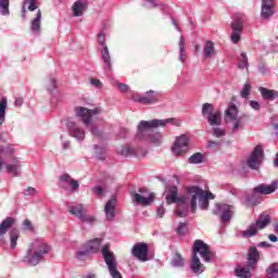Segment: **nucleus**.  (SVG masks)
Here are the masks:
<instances>
[{"label": "nucleus", "mask_w": 278, "mask_h": 278, "mask_svg": "<svg viewBox=\"0 0 278 278\" xmlns=\"http://www.w3.org/2000/svg\"><path fill=\"white\" fill-rule=\"evenodd\" d=\"M268 278H278V263H273L266 268Z\"/></svg>", "instance_id": "nucleus-42"}, {"label": "nucleus", "mask_w": 278, "mask_h": 278, "mask_svg": "<svg viewBox=\"0 0 278 278\" xmlns=\"http://www.w3.org/2000/svg\"><path fill=\"white\" fill-rule=\"evenodd\" d=\"M65 126L68 135L77 140V142H84V140H86V130H84L79 124H76L73 118H67Z\"/></svg>", "instance_id": "nucleus-13"}, {"label": "nucleus", "mask_w": 278, "mask_h": 278, "mask_svg": "<svg viewBox=\"0 0 278 278\" xmlns=\"http://www.w3.org/2000/svg\"><path fill=\"white\" fill-rule=\"evenodd\" d=\"M275 3L273 0H262L261 18L268 20L275 14Z\"/></svg>", "instance_id": "nucleus-22"}, {"label": "nucleus", "mask_w": 278, "mask_h": 278, "mask_svg": "<svg viewBox=\"0 0 278 278\" xmlns=\"http://www.w3.org/2000/svg\"><path fill=\"white\" fill-rule=\"evenodd\" d=\"M102 60L104 63L105 71H112V56L110 55V49L108 46H104L103 50L101 51Z\"/></svg>", "instance_id": "nucleus-33"}, {"label": "nucleus", "mask_w": 278, "mask_h": 278, "mask_svg": "<svg viewBox=\"0 0 278 278\" xmlns=\"http://www.w3.org/2000/svg\"><path fill=\"white\" fill-rule=\"evenodd\" d=\"M24 5L29 12H34L38 10V0H24Z\"/></svg>", "instance_id": "nucleus-49"}, {"label": "nucleus", "mask_w": 278, "mask_h": 278, "mask_svg": "<svg viewBox=\"0 0 278 278\" xmlns=\"http://www.w3.org/2000/svg\"><path fill=\"white\" fill-rule=\"evenodd\" d=\"M5 110H8V99H0V127L5 123Z\"/></svg>", "instance_id": "nucleus-36"}, {"label": "nucleus", "mask_w": 278, "mask_h": 278, "mask_svg": "<svg viewBox=\"0 0 278 278\" xmlns=\"http://www.w3.org/2000/svg\"><path fill=\"white\" fill-rule=\"evenodd\" d=\"M226 123H232V131L236 132L238 129H242V121L238 117V106L230 104L225 111Z\"/></svg>", "instance_id": "nucleus-14"}, {"label": "nucleus", "mask_w": 278, "mask_h": 278, "mask_svg": "<svg viewBox=\"0 0 278 278\" xmlns=\"http://www.w3.org/2000/svg\"><path fill=\"white\" fill-rule=\"evenodd\" d=\"M23 194L25 197H34L38 194V190H36V188L34 187H28L27 189L24 190Z\"/></svg>", "instance_id": "nucleus-54"}, {"label": "nucleus", "mask_w": 278, "mask_h": 278, "mask_svg": "<svg viewBox=\"0 0 278 278\" xmlns=\"http://www.w3.org/2000/svg\"><path fill=\"white\" fill-rule=\"evenodd\" d=\"M270 215L262 213L254 224H250L245 230L241 231L242 238H253L257 236V231L266 229V227L270 225Z\"/></svg>", "instance_id": "nucleus-6"}, {"label": "nucleus", "mask_w": 278, "mask_h": 278, "mask_svg": "<svg viewBox=\"0 0 278 278\" xmlns=\"http://www.w3.org/2000/svg\"><path fill=\"white\" fill-rule=\"evenodd\" d=\"M258 92L261 93L262 99L265 101H275V99H278V91L275 89L260 87Z\"/></svg>", "instance_id": "nucleus-26"}, {"label": "nucleus", "mask_w": 278, "mask_h": 278, "mask_svg": "<svg viewBox=\"0 0 278 278\" xmlns=\"http://www.w3.org/2000/svg\"><path fill=\"white\" fill-rule=\"evenodd\" d=\"M42 21V12L40 10L37 11L35 18L30 22V29L33 34L36 36H40V25Z\"/></svg>", "instance_id": "nucleus-28"}, {"label": "nucleus", "mask_w": 278, "mask_h": 278, "mask_svg": "<svg viewBox=\"0 0 278 278\" xmlns=\"http://www.w3.org/2000/svg\"><path fill=\"white\" fill-rule=\"evenodd\" d=\"M160 97H162V93L149 90L142 98V105H155V103L160 102Z\"/></svg>", "instance_id": "nucleus-23"}, {"label": "nucleus", "mask_w": 278, "mask_h": 278, "mask_svg": "<svg viewBox=\"0 0 278 278\" xmlns=\"http://www.w3.org/2000/svg\"><path fill=\"white\" fill-rule=\"evenodd\" d=\"M206 121H208V125H211V127H218V125H220V112L213 113L206 117Z\"/></svg>", "instance_id": "nucleus-39"}, {"label": "nucleus", "mask_w": 278, "mask_h": 278, "mask_svg": "<svg viewBox=\"0 0 278 278\" xmlns=\"http://www.w3.org/2000/svg\"><path fill=\"white\" fill-rule=\"evenodd\" d=\"M251 270H255V267H250L249 264L247 266H238L235 269L236 277L238 278H251L253 275Z\"/></svg>", "instance_id": "nucleus-29"}, {"label": "nucleus", "mask_w": 278, "mask_h": 278, "mask_svg": "<svg viewBox=\"0 0 278 278\" xmlns=\"http://www.w3.org/2000/svg\"><path fill=\"white\" fill-rule=\"evenodd\" d=\"M117 89L121 92H127L129 90V86L123 84V83H117Z\"/></svg>", "instance_id": "nucleus-63"}, {"label": "nucleus", "mask_w": 278, "mask_h": 278, "mask_svg": "<svg viewBox=\"0 0 278 278\" xmlns=\"http://www.w3.org/2000/svg\"><path fill=\"white\" fill-rule=\"evenodd\" d=\"M143 8H147V10H151L153 8H157V3L155 2V0H144Z\"/></svg>", "instance_id": "nucleus-55"}, {"label": "nucleus", "mask_w": 278, "mask_h": 278, "mask_svg": "<svg viewBox=\"0 0 278 278\" xmlns=\"http://www.w3.org/2000/svg\"><path fill=\"white\" fill-rule=\"evenodd\" d=\"M190 149V137L188 135H180L176 137L172 147L174 155H184Z\"/></svg>", "instance_id": "nucleus-15"}, {"label": "nucleus", "mask_w": 278, "mask_h": 278, "mask_svg": "<svg viewBox=\"0 0 278 278\" xmlns=\"http://www.w3.org/2000/svg\"><path fill=\"white\" fill-rule=\"evenodd\" d=\"M59 188L67 192H77L79 190V181L64 173L59 177Z\"/></svg>", "instance_id": "nucleus-16"}, {"label": "nucleus", "mask_w": 278, "mask_h": 278, "mask_svg": "<svg viewBox=\"0 0 278 278\" xmlns=\"http://www.w3.org/2000/svg\"><path fill=\"white\" fill-rule=\"evenodd\" d=\"M189 164H203V154L197 152L189 157Z\"/></svg>", "instance_id": "nucleus-46"}, {"label": "nucleus", "mask_w": 278, "mask_h": 278, "mask_svg": "<svg viewBox=\"0 0 278 278\" xmlns=\"http://www.w3.org/2000/svg\"><path fill=\"white\" fill-rule=\"evenodd\" d=\"M214 114V105L212 103H204L202 105V116L203 118H207Z\"/></svg>", "instance_id": "nucleus-43"}, {"label": "nucleus", "mask_w": 278, "mask_h": 278, "mask_svg": "<svg viewBox=\"0 0 278 278\" xmlns=\"http://www.w3.org/2000/svg\"><path fill=\"white\" fill-rule=\"evenodd\" d=\"M185 260L182 258L181 254L176 253L174 257L172 258V266L174 268H181L184 266Z\"/></svg>", "instance_id": "nucleus-45"}, {"label": "nucleus", "mask_w": 278, "mask_h": 278, "mask_svg": "<svg viewBox=\"0 0 278 278\" xmlns=\"http://www.w3.org/2000/svg\"><path fill=\"white\" fill-rule=\"evenodd\" d=\"M102 255L111 277L123 278V275H121V271H118V263L116 262V256H114L113 252H110V244H105L102 248Z\"/></svg>", "instance_id": "nucleus-7"}, {"label": "nucleus", "mask_w": 278, "mask_h": 278, "mask_svg": "<svg viewBox=\"0 0 278 278\" xmlns=\"http://www.w3.org/2000/svg\"><path fill=\"white\" fill-rule=\"evenodd\" d=\"M188 197L190 200L191 212H197V202L199 201V207L201 210H207L210 207V199H214V193L205 192L203 189L193 186L188 188Z\"/></svg>", "instance_id": "nucleus-5"}, {"label": "nucleus", "mask_w": 278, "mask_h": 278, "mask_svg": "<svg viewBox=\"0 0 278 278\" xmlns=\"http://www.w3.org/2000/svg\"><path fill=\"white\" fill-rule=\"evenodd\" d=\"M258 73L261 75H266V73H268V68L266 67V65L264 63H261L258 65Z\"/></svg>", "instance_id": "nucleus-64"}, {"label": "nucleus", "mask_w": 278, "mask_h": 278, "mask_svg": "<svg viewBox=\"0 0 278 278\" xmlns=\"http://www.w3.org/2000/svg\"><path fill=\"white\" fill-rule=\"evenodd\" d=\"M186 229H188V224L186 223H180L178 227L176 228V232L178 236H185L186 235Z\"/></svg>", "instance_id": "nucleus-51"}, {"label": "nucleus", "mask_w": 278, "mask_h": 278, "mask_svg": "<svg viewBox=\"0 0 278 278\" xmlns=\"http://www.w3.org/2000/svg\"><path fill=\"white\" fill-rule=\"evenodd\" d=\"M46 88L48 90V92H55V90H58V80L55 79V77L50 76L47 81H46Z\"/></svg>", "instance_id": "nucleus-40"}, {"label": "nucleus", "mask_w": 278, "mask_h": 278, "mask_svg": "<svg viewBox=\"0 0 278 278\" xmlns=\"http://www.w3.org/2000/svg\"><path fill=\"white\" fill-rule=\"evenodd\" d=\"M0 14L10 16V0H0Z\"/></svg>", "instance_id": "nucleus-44"}, {"label": "nucleus", "mask_w": 278, "mask_h": 278, "mask_svg": "<svg viewBox=\"0 0 278 278\" xmlns=\"http://www.w3.org/2000/svg\"><path fill=\"white\" fill-rule=\"evenodd\" d=\"M179 61L181 64L186 63V39L180 36L179 39Z\"/></svg>", "instance_id": "nucleus-37"}, {"label": "nucleus", "mask_w": 278, "mask_h": 278, "mask_svg": "<svg viewBox=\"0 0 278 278\" xmlns=\"http://www.w3.org/2000/svg\"><path fill=\"white\" fill-rule=\"evenodd\" d=\"M70 214H73V216H76L79 218V220H81V217L84 216V205L78 204L75 206H71L70 207Z\"/></svg>", "instance_id": "nucleus-41"}, {"label": "nucleus", "mask_w": 278, "mask_h": 278, "mask_svg": "<svg viewBox=\"0 0 278 278\" xmlns=\"http://www.w3.org/2000/svg\"><path fill=\"white\" fill-rule=\"evenodd\" d=\"M23 229L24 231H34V226L31 225L29 219H25L23 222Z\"/></svg>", "instance_id": "nucleus-58"}, {"label": "nucleus", "mask_w": 278, "mask_h": 278, "mask_svg": "<svg viewBox=\"0 0 278 278\" xmlns=\"http://www.w3.org/2000/svg\"><path fill=\"white\" fill-rule=\"evenodd\" d=\"M21 160L16 156H12L11 162L4 163L3 167L9 175L12 177H20L21 176Z\"/></svg>", "instance_id": "nucleus-20"}, {"label": "nucleus", "mask_w": 278, "mask_h": 278, "mask_svg": "<svg viewBox=\"0 0 278 278\" xmlns=\"http://www.w3.org/2000/svg\"><path fill=\"white\" fill-rule=\"evenodd\" d=\"M249 94H251V81L247 80L241 90V98L249 99Z\"/></svg>", "instance_id": "nucleus-48"}, {"label": "nucleus", "mask_w": 278, "mask_h": 278, "mask_svg": "<svg viewBox=\"0 0 278 278\" xmlns=\"http://www.w3.org/2000/svg\"><path fill=\"white\" fill-rule=\"evenodd\" d=\"M233 205L225 204V203H218L215 205V210L213 211V214L215 216H218V218L222 220V223L226 224L233 218Z\"/></svg>", "instance_id": "nucleus-10"}, {"label": "nucleus", "mask_w": 278, "mask_h": 278, "mask_svg": "<svg viewBox=\"0 0 278 278\" xmlns=\"http://www.w3.org/2000/svg\"><path fill=\"white\" fill-rule=\"evenodd\" d=\"M261 253L255 247H250L247 255V264L250 268H257V263L260 262Z\"/></svg>", "instance_id": "nucleus-21"}, {"label": "nucleus", "mask_w": 278, "mask_h": 278, "mask_svg": "<svg viewBox=\"0 0 278 278\" xmlns=\"http://www.w3.org/2000/svg\"><path fill=\"white\" fill-rule=\"evenodd\" d=\"M144 96H140V93H132L131 101H135V103H142V99Z\"/></svg>", "instance_id": "nucleus-60"}, {"label": "nucleus", "mask_w": 278, "mask_h": 278, "mask_svg": "<svg viewBox=\"0 0 278 278\" xmlns=\"http://www.w3.org/2000/svg\"><path fill=\"white\" fill-rule=\"evenodd\" d=\"M104 214L106 216V220H114V216H116V197H112L106 202L104 205Z\"/></svg>", "instance_id": "nucleus-24"}, {"label": "nucleus", "mask_w": 278, "mask_h": 278, "mask_svg": "<svg viewBox=\"0 0 278 278\" xmlns=\"http://www.w3.org/2000/svg\"><path fill=\"white\" fill-rule=\"evenodd\" d=\"M190 269L193 275H202V273H205V265L201 263L199 255L191 256Z\"/></svg>", "instance_id": "nucleus-25"}, {"label": "nucleus", "mask_w": 278, "mask_h": 278, "mask_svg": "<svg viewBox=\"0 0 278 278\" xmlns=\"http://www.w3.org/2000/svg\"><path fill=\"white\" fill-rule=\"evenodd\" d=\"M10 238V247L12 250L16 249V244L18 242V238H21V231L16 228H12L9 232Z\"/></svg>", "instance_id": "nucleus-35"}, {"label": "nucleus", "mask_w": 278, "mask_h": 278, "mask_svg": "<svg viewBox=\"0 0 278 278\" xmlns=\"http://www.w3.org/2000/svg\"><path fill=\"white\" fill-rule=\"evenodd\" d=\"M178 192L179 191L176 186L170 187L167 190L166 201L168 205L177 203L176 216H179V218H186V216H188V210H190V195H188V189L187 194L180 198H177Z\"/></svg>", "instance_id": "nucleus-4"}, {"label": "nucleus", "mask_w": 278, "mask_h": 278, "mask_svg": "<svg viewBox=\"0 0 278 278\" xmlns=\"http://www.w3.org/2000/svg\"><path fill=\"white\" fill-rule=\"evenodd\" d=\"M238 68L240 71H244V68L249 70V56H247L245 52H242L238 58Z\"/></svg>", "instance_id": "nucleus-38"}, {"label": "nucleus", "mask_w": 278, "mask_h": 278, "mask_svg": "<svg viewBox=\"0 0 278 278\" xmlns=\"http://www.w3.org/2000/svg\"><path fill=\"white\" fill-rule=\"evenodd\" d=\"M262 162H264V148L262 146H256L250 157L247 160V164L252 170H260Z\"/></svg>", "instance_id": "nucleus-11"}, {"label": "nucleus", "mask_w": 278, "mask_h": 278, "mask_svg": "<svg viewBox=\"0 0 278 278\" xmlns=\"http://www.w3.org/2000/svg\"><path fill=\"white\" fill-rule=\"evenodd\" d=\"M166 125L181 127V119L170 117L166 119L140 121L137 126V140H141V142H150V144H154V147H160L163 138L162 132H154L153 129H157V127H166Z\"/></svg>", "instance_id": "nucleus-1"}, {"label": "nucleus", "mask_w": 278, "mask_h": 278, "mask_svg": "<svg viewBox=\"0 0 278 278\" xmlns=\"http://www.w3.org/2000/svg\"><path fill=\"white\" fill-rule=\"evenodd\" d=\"M203 55L205 60H212L216 55V47L212 40L204 41Z\"/></svg>", "instance_id": "nucleus-27"}, {"label": "nucleus", "mask_w": 278, "mask_h": 278, "mask_svg": "<svg viewBox=\"0 0 278 278\" xmlns=\"http://www.w3.org/2000/svg\"><path fill=\"white\" fill-rule=\"evenodd\" d=\"M49 253H51V245L47 244L42 239H35L29 244L23 257V262L28 266H38L40 262H45V257H47Z\"/></svg>", "instance_id": "nucleus-2"}, {"label": "nucleus", "mask_w": 278, "mask_h": 278, "mask_svg": "<svg viewBox=\"0 0 278 278\" xmlns=\"http://www.w3.org/2000/svg\"><path fill=\"white\" fill-rule=\"evenodd\" d=\"M166 210L164 208V204H161L160 207L156 210V216L159 218H163Z\"/></svg>", "instance_id": "nucleus-62"}, {"label": "nucleus", "mask_w": 278, "mask_h": 278, "mask_svg": "<svg viewBox=\"0 0 278 278\" xmlns=\"http://www.w3.org/2000/svg\"><path fill=\"white\" fill-rule=\"evenodd\" d=\"M97 40H98V45H100V47H103V49L108 47V45H105V34L99 33Z\"/></svg>", "instance_id": "nucleus-56"}, {"label": "nucleus", "mask_w": 278, "mask_h": 278, "mask_svg": "<svg viewBox=\"0 0 278 278\" xmlns=\"http://www.w3.org/2000/svg\"><path fill=\"white\" fill-rule=\"evenodd\" d=\"M244 21H247L244 15H236L232 20V34L230 35V40L233 42V45H238L240 42V38L242 36V27H244Z\"/></svg>", "instance_id": "nucleus-12"}, {"label": "nucleus", "mask_w": 278, "mask_h": 278, "mask_svg": "<svg viewBox=\"0 0 278 278\" xmlns=\"http://www.w3.org/2000/svg\"><path fill=\"white\" fill-rule=\"evenodd\" d=\"M278 190V180H274L270 185L261 184L252 189V197L256 194H273Z\"/></svg>", "instance_id": "nucleus-19"}, {"label": "nucleus", "mask_w": 278, "mask_h": 278, "mask_svg": "<svg viewBox=\"0 0 278 278\" xmlns=\"http://www.w3.org/2000/svg\"><path fill=\"white\" fill-rule=\"evenodd\" d=\"M80 220L83 223H88L89 225H92V223H96L97 218L92 215H86V213L83 214V217H80Z\"/></svg>", "instance_id": "nucleus-52"}, {"label": "nucleus", "mask_w": 278, "mask_h": 278, "mask_svg": "<svg viewBox=\"0 0 278 278\" xmlns=\"http://www.w3.org/2000/svg\"><path fill=\"white\" fill-rule=\"evenodd\" d=\"M74 112L77 118H80L85 127L89 129L90 134H92V136H96L97 138H100L101 130H99L97 125L92 124V116H99V114H102L103 109H101V106H98L90 110L84 106H76L74 109Z\"/></svg>", "instance_id": "nucleus-3"}, {"label": "nucleus", "mask_w": 278, "mask_h": 278, "mask_svg": "<svg viewBox=\"0 0 278 278\" xmlns=\"http://www.w3.org/2000/svg\"><path fill=\"white\" fill-rule=\"evenodd\" d=\"M119 154L123 157H144V155H147V150L136 146H123Z\"/></svg>", "instance_id": "nucleus-18"}, {"label": "nucleus", "mask_w": 278, "mask_h": 278, "mask_svg": "<svg viewBox=\"0 0 278 278\" xmlns=\"http://www.w3.org/2000/svg\"><path fill=\"white\" fill-rule=\"evenodd\" d=\"M131 255L139 262H149V245L144 242L136 243L131 248Z\"/></svg>", "instance_id": "nucleus-17"}, {"label": "nucleus", "mask_w": 278, "mask_h": 278, "mask_svg": "<svg viewBox=\"0 0 278 278\" xmlns=\"http://www.w3.org/2000/svg\"><path fill=\"white\" fill-rule=\"evenodd\" d=\"M213 136L215 138H223V136H225V129L218 127L213 128Z\"/></svg>", "instance_id": "nucleus-57"}, {"label": "nucleus", "mask_w": 278, "mask_h": 278, "mask_svg": "<svg viewBox=\"0 0 278 278\" xmlns=\"http://www.w3.org/2000/svg\"><path fill=\"white\" fill-rule=\"evenodd\" d=\"M250 108H252V110H255L256 112H260L262 105L260 104V102L255 101V100H251L249 102Z\"/></svg>", "instance_id": "nucleus-59"}, {"label": "nucleus", "mask_w": 278, "mask_h": 278, "mask_svg": "<svg viewBox=\"0 0 278 278\" xmlns=\"http://www.w3.org/2000/svg\"><path fill=\"white\" fill-rule=\"evenodd\" d=\"M90 84L93 86V88H103V83L97 78L91 79Z\"/></svg>", "instance_id": "nucleus-61"}, {"label": "nucleus", "mask_w": 278, "mask_h": 278, "mask_svg": "<svg viewBox=\"0 0 278 278\" xmlns=\"http://www.w3.org/2000/svg\"><path fill=\"white\" fill-rule=\"evenodd\" d=\"M73 16H84L86 0H77L72 7Z\"/></svg>", "instance_id": "nucleus-32"}, {"label": "nucleus", "mask_w": 278, "mask_h": 278, "mask_svg": "<svg viewBox=\"0 0 278 278\" xmlns=\"http://www.w3.org/2000/svg\"><path fill=\"white\" fill-rule=\"evenodd\" d=\"M92 190L96 197H103L105 194V189L101 185L93 187Z\"/></svg>", "instance_id": "nucleus-53"}, {"label": "nucleus", "mask_w": 278, "mask_h": 278, "mask_svg": "<svg viewBox=\"0 0 278 278\" xmlns=\"http://www.w3.org/2000/svg\"><path fill=\"white\" fill-rule=\"evenodd\" d=\"M83 249H87L89 253H99V249H101V238H96L88 241L86 244L83 245Z\"/></svg>", "instance_id": "nucleus-31"}, {"label": "nucleus", "mask_w": 278, "mask_h": 278, "mask_svg": "<svg viewBox=\"0 0 278 278\" xmlns=\"http://www.w3.org/2000/svg\"><path fill=\"white\" fill-rule=\"evenodd\" d=\"M14 223H16V219L14 217H7L5 219H3L0 224V237L5 236L8 233V230L12 229Z\"/></svg>", "instance_id": "nucleus-30"}, {"label": "nucleus", "mask_w": 278, "mask_h": 278, "mask_svg": "<svg viewBox=\"0 0 278 278\" xmlns=\"http://www.w3.org/2000/svg\"><path fill=\"white\" fill-rule=\"evenodd\" d=\"M14 154V148L12 146L7 147H0V170H3L4 162H3V155L4 157H10V155Z\"/></svg>", "instance_id": "nucleus-34"}, {"label": "nucleus", "mask_w": 278, "mask_h": 278, "mask_svg": "<svg viewBox=\"0 0 278 278\" xmlns=\"http://www.w3.org/2000/svg\"><path fill=\"white\" fill-rule=\"evenodd\" d=\"M134 205H142L147 207L155 201V193L149 191L147 188L138 189V192L134 191L130 193Z\"/></svg>", "instance_id": "nucleus-8"}, {"label": "nucleus", "mask_w": 278, "mask_h": 278, "mask_svg": "<svg viewBox=\"0 0 278 278\" xmlns=\"http://www.w3.org/2000/svg\"><path fill=\"white\" fill-rule=\"evenodd\" d=\"M94 151H96V156L101 162H103V160H105V157H108V155L105 154L106 153L105 148L99 147V146H94Z\"/></svg>", "instance_id": "nucleus-47"}, {"label": "nucleus", "mask_w": 278, "mask_h": 278, "mask_svg": "<svg viewBox=\"0 0 278 278\" xmlns=\"http://www.w3.org/2000/svg\"><path fill=\"white\" fill-rule=\"evenodd\" d=\"M192 255H200L203 262L210 263L214 260V252L210 251V245L203 240H195L192 245Z\"/></svg>", "instance_id": "nucleus-9"}, {"label": "nucleus", "mask_w": 278, "mask_h": 278, "mask_svg": "<svg viewBox=\"0 0 278 278\" xmlns=\"http://www.w3.org/2000/svg\"><path fill=\"white\" fill-rule=\"evenodd\" d=\"M87 255H90V251H88L87 248H84V250L76 252V257L80 262H84V260H86Z\"/></svg>", "instance_id": "nucleus-50"}]
</instances>
